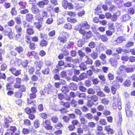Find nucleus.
Masks as SVG:
<instances>
[{"label":"nucleus","instance_id":"nucleus-35","mask_svg":"<svg viewBox=\"0 0 135 135\" xmlns=\"http://www.w3.org/2000/svg\"><path fill=\"white\" fill-rule=\"evenodd\" d=\"M79 67L81 70H84L86 69V66L84 63H81L79 65Z\"/></svg>","mask_w":135,"mask_h":135},{"label":"nucleus","instance_id":"nucleus-64","mask_svg":"<svg viewBox=\"0 0 135 135\" xmlns=\"http://www.w3.org/2000/svg\"><path fill=\"white\" fill-rule=\"evenodd\" d=\"M109 102V100L107 98H104L102 100L101 102L105 104H108Z\"/></svg>","mask_w":135,"mask_h":135},{"label":"nucleus","instance_id":"nucleus-26","mask_svg":"<svg viewBox=\"0 0 135 135\" xmlns=\"http://www.w3.org/2000/svg\"><path fill=\"white\" fill-rule=\"evenodd\" d=\"M15 28L16 32L17 33H21L22 31L21 27L19 25H16L15 26Z\"/></svg>","mask_w":135,"mask_h":135},{"label":"nucleus","instance_id":"nucleus-16","mask_svg":"<svg viewBox=\"0 0 135 135\" xmlns=\"http://www.w3.org/2000/svg\"><path fill=\"white\" fill-rule=\"evenodd\" d=\"M66 37L65 36H59L57 38L58 40L61 43L64 44L66 42L67 40Z\"/></svg>","mask_w":135,"mask_h":135},{"label":"nucleus","instance_id":"nucleus-10","mask_svg":"<svg viewBox=\"0 0 135 135\" xmlns=\"http://www.w3.org/2000/svg\"><path fill=\"white\" fill-rule=\"evenodd\" d=\"M10 129L13 132V133H11V135H12L14 133L17 134V135H19V130H17L15 127L11 126L10 127Z\"/></svg>","mask_w":135,"mask_h":135},{"label":"nucleus","instance_id":"nucleus-44","mask_svg":"<svg viewBox=\"0 0 135 135\" xmlns=\"http://www.w3.org/2000/svg\"><path fill=\"white\" fill-rule=\"evenodd\" d=\"M88 46L90 48H93L96 47V45L95 42L91 41L89 43Z\"/></svg>","mask_w":135,"mask_h":135},{"label":"nucleus","instance_id":"nucleus-59","mask_svg":"<svg viewBox=\"0 0 135 135\" xmlns=\"http://www.w3.org/2000/svg\"><path fill=\"white\" fill-rule=\"evenodd\" d=\"M97 94L98 96L100 97H103L105 96V94L100 90L97 93Z\"/></svg>","mask_w":135,"mask_h":135},{"label":"nucleus","instance_id":"nucleus-36","mask_svg":"<svg viewBox=\"0 0 135 135\" xmlns=\"http://www.w3.org/2000/svg\"><path fill=\"white\" fill-rule=\"evenodd\" d=\"M22 93L20 90L16 92L15 94V96L17 98H20L22 96Z\"/></svg>","mask_w":135,"mask_h":135},{"label":"nucleus","instance_id":"nucleus-7","mask_svg":"<svg viewBox=\"0 0 135 135\" xmlns=\"http://www.w3.org/2000/svg\"><path fill=\"white\" fill-rule=\"evenodd\" d=\"M31 10L33 13L35 14H38L40 11L39 9L36 6L33 5L31 8Z\"/></svg>","mask_w":135,"mask_h":135},{"label":"nucleus","instance_id":"nucleus-24","mask_svg":"<svg viewBox=\"0 0 135 135\" xmlns=\"http://www.w3.org/2000/svg\"><path fill=\"white\" fill-rule=\"evenodd\" d=\"M108 25L109 29L112 30L113 31H114V23L112 22H110L109 23Z\"/></svg>","mask_w":135,"mask_h":135},{"label":"nucleus","instance_id":"nucleus-60","mask_svg":"<svg viewBox=\"0 0 135 135\" xmlns=\"http://www.w3.org/2000/svg\"><path fill=\"white\" fill-rule=\"evenodd\" d=\"M134 45V43L132 42L129 41L126 44V46L128 47H131Z\"/></svg>","mask_w":135,"mask_h":135},{"label":"nucleus","instance_id":"nucleus-13","mask_svg":"<svg viewBox=\"0 0 135 135\" xmlns=\"http://www.w3.org/2000/svg\"><path fill=\"white\" fill-rule=\"evenodd\" d=\"M118 115L119 119L117 123V125L118 126H120L121 125L122 120V113L120 112H118Z\"/></svg>","mask_w":135,"mask_h":135},{"label":"nucleus","instance_id":"nucleus-30","mask_svg":"<svg viewBox=\"0 0 135 135\" xmlns=\"http://www.w3.org/2000/svg\"><path fill=\"white\" fill-rule=\"evenodd\" d=\"M42 72L44 74H49L50 73V69L48 67L43 70Z\"/></svg>","mask_w":135,"mask_h":135},{"label":"nucleus","instance_id":"nucleus-34","mask_svg":"<svg viewBox=\"0 0 135 135\" xmlns=\"http://www.w3.org/2000/svg\"><path fill=\"white\" fill-rule=\"evenodd\" d=\"M48 44V42L43 40L41 41L40 45L42 47L46 46Z\"/></svg>","mask_w":135,"mask_h":135},{"label":"nucleus","instance_id":"nucleus-6","mask_svg":"<svg viewBox=\"0 0 135 135\" xmlns=\"http://www.w3.org/2000/svg\"><path fill=\"white\" fill-rule=\"evenodd\" d=\"M126 38L123 36H119L116 40H113V42H115V45H117L122 43L123 41L126 40Z\"/></svg>","mask_w":135,"mask_h":135},{"label":"nucleus","instance_id":"nucleus-42","mask_svg":"<svg viewBox=\"0 0 135 135\" xmlns=\"http://www.w3.org/2000/svg\"><path fill=\"white\" fill-rule=\"evenodd\" d=\"M18 4L21 9H25L26 8L25 2L21 1L18 2Z\"/></svg>","mask_w":135,"mask_h":135},{"label":"nucleus","instance_id":"nucleus-51","mask_svg":"<svg viewBox=\"0 0 135 135\" xmlns=\"http://www.w3.org/2000/svg\"><path fill=\"white\" fill-rule=\"evenodd\" d=\"M34 125L35 127L36 128L39 127L40 126L39 120H35L34 122Z\"/></svg>","mask_w":135,"mask_h":135},{"label":"nucleus","instance_id":"nucleus-14","mask_svg":"<svg viewBox=\"0 0 135 135\" xmlns=\"http://www.w3.org/2000/svg\"><path fill=\"white\" fill-rule=\"evenodd\" d=\"M69 87L71 90H76L78 88L77 85L74 83H71L69 85Z\"/></svg>","mask_w":135,"mask_h":135},{"label":"nucleus","instance_id":"nucleus-5","mask_svg":"<svg viewBox=\"0 0 135 135\" xmlns=\"http://www.w3.org/2000/svg\"><path fill=\"white\" fill-rule=\"evenodd\" d=\"M50 121L48 120H46L43 122V124L45 128L47 130H50L52 129V127L50 124Z\"/></svg>","mask_w":135,"mask_h":135},{"label":"nucleus","instance_id":"nucleus-49","mask_svg":"<svg viewBox=\"0 0 135 135\" xmlns=\"http://www.w3.org/2000/svg\"><path fill=\"white\" fill-rule=\"evenodd\" d=\"M43 18V16L41 15L36 16V19L40 22L42 21Z\"/></svg>","mask_w":135,"mask_h":135},{"label":"nucleus","instance_id":"nucleus-54","mask_svg":"<svg viewBox=\"0 0 135 135\" xmlns=\"http://www.w3.org/2000/svg\"><path fill=\"white\" fill-rule=\"evenodd\" d=\"M119 75L116 77V79L118 81L122 83L123 81V79L122 76Z\"/></svg>","mask_w":135,"mask_h":135},{"label":"nucleus","instance_id":"nucleus-9","mask_svg":"<svg viewBox=\"0 0 135 135\" xmlns=\"http://www.w3.org/2000/svg\"><path fill=\"white\" fill-rule=\"evenodd\" d=\"M126 68V67L124 65H120V67L119 68V70L118 71L117 73V74L118 75H120L122 73V71H125Z\"/></svg>","mask_w":135,"mask_h":135},{"label":"nucleus","instance_id":"nucleus-62","mask_svg":"<svg viewBox=\"0 0 135 135\" xmlns=\"http://www.w3.org/2000/svg\"><path fill=\"white\" fill-rule=\"evenodd\" d=\"M128 13L130 15H133L134 13V9L133 8H130L128 11Z\"/></svg>","mask_w":135,"mask_h":135},{"label":"nucleus","instance_id":"nucleus-41","mask_svg":"<svg viewBox=\"0 0 135 135\" xmlns=\"http://www.w3.org/2000/svg\"><path fill=\"white\" fill-rule=\"evenodd\" d=\"M102 40L104 42H106L108 40V38L107 36L105 35H103L101 37Z\"/></svg>","mask_w":135,"mask_h":135},{"label":"nucleus","instance_id":"nucleus-11","mask_svg":"<svg viewBox=\"0 0 135 135\" xmlns=\"http://www.w3.org/2000/svg\"><path fill=\"white\" fill-rule=\"evenodd\" d=\"M88 101L93 100L94 102H96L98 100V97L96 95H89L87 97Z\"/></svg>","mask_w":135,"mask_h":135},{"label":"nucleus","instance_id":"nucleus-45","mask_svg":"<svg viewBox=\"0 0 135 135\" xmlns=\"http://www.w3.org/2000/svg\"><path fill=\"white\" fill-rule=\"evenodd\" d=\"M130 16L127 14L123 15V21H126L130 19Z\"/></svg>","mask_w":135,"mask_h":135},{"label":"nucleus","instance_id":"nucleus-40","mask_svg":"<svg viewBox=\"0 0 135 135\" xmlns=\"http://www.w3.org/2000/svg\"><path fill=\"white\" fill-rule=\"evenodd\" d=\"M90 56L91 57L94 59H96L98 57V55L97 53L93 52L91 53Z\"/></svg>","mask_w":135,"mask_h":135},{"label":"nucleus","instance_id":"nucleus-53","mask_svg":"<svg viewBox=\"0 0 135 135\" xmlns=\"http://www.w3.org/2000/svg\"><path fill=\"white\" fill-rule=\"evenodd\" d=\"M91 80L93 83V84L94 85H97L99 82V80L97 78H93Z\"/></svg>","mask_w":135,"mask_h":135},{"label":"nucleus","instance_id":"nucleus-28","mask_svg":"<svg viewBox=\"0 0 135 135\" xmlns=\"http://www.w3.org/2000/svg\"><path fill=\"white\" fill-rule=\"evenodd\" d=\"M117 86L115 85H113L111 87V92L113 94L116 93V91L117 90Z\"/></svg>","mask_w":135,"mask_h":135},{"label":"nucleus","instance_id":"nucleus-19","mask_svg":"<svg viewBox=\"0 0 135 135\" xmlns=\"http://www.w3.org/2000/svg\"><path fill=\"white\" fill-rule=\"evenodd\" d=\"M104 129L108 132V133L112 134L114 133V131L113 129L110 128L109 126H105Z\"/></svg>","mask_w":135,"mask_h":135},{"label":"nucleus","instance_id":"nucleus-1","mask_svg":"<svg viewBox=\"0 0 135 135\" xmlns=\"http://www.w3.org/2000/svg\"><path fill=\"white\" fill-rule=\"evenodd\" d=\"M82 28L86 29H88L90 28V26L86 21H84L82 22L81 24L76 26L75 27V30H79V31Z\"/></svg>","mask_w":135,"mask_h":135},{"label":"nucleus","instance_id":"nucleus-32","mask_svg":"<svg viewBox=\"0 0 135 135\" xmlns=\"http://www.w3.org/2000/svg\"><path fill=\"white\" fill-rule=\"evenodd\" d=\"M78 53L81 59L84 57H85V56H86L85 55V54L80 50H78Z\"/></svg>","mask_w":135,"mask_h":135},{"label":"nucleus","instance_id":"nucleus-37","mask_svg":"<svg viewBox=\"0 0 135 135\" xmlns=\"http://www.w3.org/2000/svg\"><path fill=\"white\" fill-rule=\"evenodd\" d=\"M15 38L19 42H20L23 38L21 35V33H18L16 35Z\"/></svg>","mask_w":135,"mask_h":135},{"label":"nucleus","instance_id":"nucleus-21","mask_svg":"<svg viewBox=\"0 0 135 135\" xmlns=\"http://www.w3.org/2000/svg\"><path fill=\"white\" fill-rule=\"evenodd\" d=\"M33 18V15L30 13L26 15V19L28 21H31Z\"/></svg>","mask_w":135,"mask_h":135},{"label":"nucleus","instance_id":"nucleus-58","mask_svg":"<svg viewBox=\"0 0 135 135\" xmlns=\"http://www.w3.org/2000/svg\"><path fill=\"white\" fill-rule=\"evenodd\" d=\"M63 119L64 121L66 123H69L70 121L69 118L67 116H65L63 117Z\"/></svg>","mask_w":135,"mask_h":135},{"label":"nucleus","instance_id":"nucleus-39","mask_svg":"<svg viewBox=\"0 0 135 135\" xmlns=\"http://www.w3.org/2000/svg\"><path fill=\"white\" fill-rule=\"evenodd\" d=\"M69 2L66 0H64L62 2V5L65 9H66L68 7Z\"/></svg>","mask_w":135,"mask_h":135},{"label":"nucleus","instance_id":"nucleus-8","mask_svg":"<svg viewBox=\"0 0 135 135\" xmlns=\"http://www.w3.org/2000/svg\"><path fill=\"white\" fill-rule=\"evenodd\" d=\"M42 65V62L40 61H36L34 63V66L36 68L37 71L40 70L41 69Z\"/></svg>","mask_w":135,"mask_h":135},{"label":"nucleus","instance_id":"nucleus-20","mask_svg":"<svg viewBox=\"0 0 135 135\" xmlns=\"http://www.w3.org/2000/svg\"><path fill=\"white\" fill-rule=\"evenodd\" d=\"M131 84L130 80L128 79L126 80L123 83V85L126 87H129L130 86Z\"/></svg>","mask_w":135,"mask_h":135},{"label":"nucleus","instance_id":"nucleus-38","mask_svg":"<svg viewBox=\"0 0 135 135\" xmlns=\"http://www.w3.org/2000/svg\"><path fill=\"white\" fill-rule=\"evenodd\" d=\"M27 32L28 35H31L34 33V31L30 27L28 28H27Z\"/></svg>","mask_w":135,"mask_h":135},{"label":"nucleus","instance_id":"nucleus-4","mask_svg":"<svg viewBox=\"0 0 135 135\" xmlns=\"http://www.w3.org/2000/svg\"><path fill=\"white\" fill-rule=\"evenodd\" d=\"M92 34L91 31L88 32L86 35H83L82 40L85 43L89 41V39L91 37Z\"/></svg>","mask_w":135,"mask_h":135},{"label":"nucleus","instance_id":"nucleus-56","mask_svg":"<svg viewBox=\"0 0 135 135\" xmlns=\"http://www.w3.org/2000/svg\"><path fill=\"white\" fill-rule=\"evenodd\" d=\"M104 91L105 93H109L110 92V89L108 86H105L104 89Z\"/></svg>","mask_w":135,"mask_h":135},{"label":"nucleus","instance_id":"nucleus-50","mask_svg":"<svg viewBox=\"0 0 135 135\" xmlns=\"http://www.w3.org/2000/svg\"><path fill=\"white\" fill-rule=\"evenodd\" d=\"M11 13L12 16L15 15L17 14V12L15 9V8L13 7L12 8Z\"/></svg>","mask_w":135,"mask_h":135},{"label":"nucleus","instance_id":"nucleus-15","mask_svg":"<svg viewBox=\"0 0 135 135\" xmlns=\"http://www.w3.org/2000/svg\"><path fill=\"white\" fill-rule=\"evenodd\" d=\"M74 43L71 41H69L67 43L66 45H64V48L65 49L68 48L70 49L73 45Z\"/></svg>","mask_w":135,"mask_h":135},{"label":"nucleus","instance_id":"nucleus-12","mask_svg":"<svg viewBox=\"0 0 135 135\" xmlns=\"http://www.w3.org/2000/svg\"><path fill=\"white\" fill-rule=\"evenodd\" d=\"M109 61L112 66L115 68L117 67L118 62L116 60L111 58L109 60Z\"/></svg>","mask_w":135,"mask_h":135},{"label":"nucleus","instance_id":"nucleus-18","mask_svg":"<svg viewBox=\"0 0 135 135\" xmlns=\"http://www.w3.org/2000/svg\"><path fill=\"white\" fill-rule=\"evenodd\" d=\"M15 78L13 76H11L7 78V80L11 84H13L14 83L15 80Z\"/></svg>","mask_w":135,"mask_h":135},{"label":"nucleus","instance_id":"nucleus-46","mask_svg":"<svg viewBox=\"0 0 135 135\" xmlns=\"http://www.w3.org/2000/svg\"><path fill=\"white\" fill-rule=\"evenodd\" d=\"M51 120L54 123H55L58 121V118L56 116H53L51 118Z\"/></svg>","mask_w":135,"mask_h":135},{"label":"nucleus","instance_id":"nucleus-2","mask_svg":"<svg viewBox=\"0 0 135 135\" xmlns=\"http://www.w3.org/2000/svg\"><path fill=\"white\" fill-rule=\"evenodd\" d=\"M15 64H12V66L9 68V70L15 76H18L21 74V70H16L15 67Z\"/></svg>","mask_w":135,"mask_h":135},{"label":"nucleus","instance_id":"nucleus-23","mask_svg":"<svg viewBox=\"0 0 135 135\" xmlns=\"http://www.w3.org/2000/svg\"><path fill=\"white\" fill-rule=\"evenodd\" d=\"M15 50L18 53L21 54L23 52L24 49L22 46H18L15 48Z\"/></svg>","mask_w":135,"mask_h":135},{"label":"nucleus","instance_id":"nucleus-29","mask_svg":"<svg viewBox=\"0 0 135 135\" xmlns=\"http://www.w3.org/2000/svg\"><path fill=\"white\" fill-rule=\"evenodd\" d=\"M59 66H56V68L54 69L52 71V73L54 74H59V70L60 68H59Z\"/></svg>","mask_w":135,"mask_h":135},{"label":"nucleus","instance_id":"nucleus-22","mask_svg":"<svg viewBox=\"0 0 135 135\" xmlns=\"http://www.w3.org/2000/svg\"><path fill=\"white\" fill-rule=\"evenodd\" d=\"M79 81H81L87 78V76L86 73H83L80 74L79 76Z\"/></svg>","mask_w":135,"mask_h":135},{"label":"nucleus","instance_id":"nucleus-52","mask_svg":"<svg viewBox=\"0 0 135 135\" xmlns=\"http://www.w3.org/2000/svg\"><path fill=\"white\" fill-rule=\"evenodd\" d=\"M45 5L43 1H40L37 4V5L38 7L41 8H43Z\"/></svg>","mask_w":135,"mask_h":135},{"label":"nucleus","instance_id":"nucleus-48","mask_svg":"<svg viewBox=\"0 0 135 135\" xmlns=\"http://www.w3.org/2000/svg\"><path fill=\"white\" fill-rule=\"evenodd\" d=\"M85 84L86 86L87 87L90 86L91 84V81L89 80H86L85 81Z\"/></svg>","mask_w":135,"mask_h":135},{"label":"nucleus","instance_id":"nucleus-57","mask_svg":"<svg viewBox=\"0 0 135 135\" xmlns=\"http://www.w3.org/2000/svg\"><path fill=\"white\" fill-rule=\"evenodd\" d=\"M85 43L82 40H80L78 42L77 45L79 47H81Z\"/></svg>","mask_w":135,"mask_h":135},{"label":"nucleus","instance_id":"nucleus-3","mask_svg":"<svg viewBox=\"0 0 135 135\" xmlns=\"http://www.w3.org/2000/svg\"><path fill=\"white\" fill-rule=\"evenodd\" d=\"M46 91L48 94H50L52 92L57 93V89L51 84H48L46 87Z\"/></svg>","mask_w":135,"mask_h":135},{"label":"nucleus","instance_id":"nucleus-27","mask_svg":"<svg viewBox=\"0 0 135 135\" xmlns=\"http://www.w3.org/2000/svg\"><path fill=\"white\" fill-rule=\"evenodd\" d=\"M70 103L71 105L74 107H75L78 105L77 102L74 99H73L71 101Z\"/></svg>","mask_w":135,"mask_h":135},{"label":"nucleus","instance_id":"nucleus-25","mask_svg":"<svg viewBox=\"0 0 135 135\" xmlns=\"http://www.w3.org/2000/svg\"><path fill=\"white\" fill-rule=\"evenodd\" d=\"M61 90L62 92L64 94H66L69 91L68 88L66 86H62Z\"/></svg>","mask_w":135,"mask_h":135},{"label":"nucleus","instance_id":"nucleus-17","mask_svg":"<svg viewBox=\"0 0 135 135\" xmlns=\"http://www.w3.org/2000/svg\"><path fill=\"white\" fill-rule=\"evenodd\" d=\"M86 60H85V62L87 64L91 65L93 64V61L90 58L86 56Z\"/></svg>","mask_w":135,"mask_h":135},{"label":"nucleus","instance_id":"nucleus-61","mask_svg":"<svg viewBox=\"0 0 135 135\" xmlns=\"http://www.w3.org/2000/svg\"><path fill=\"white\" fill-rule=\"evenodd\" d=\"M34 71V68L32 67H30L28 68V72L30 74H32Z\"/></svg>","mask_w":135,"mask_h":135},{"label":"nucleus","instance_id":"nucleus-43","mask_svg":"<svg viewBox=\"0 0 135 135\" xmlns=\"http://www.w3.org/2000/svg\"><path fill=\"white\" fill-rule=\"evenodd\" d=\"M81 110L84 112H87L89 110V109L86 106L84 105L80 108Z\"/></svg>","mask_w":135,"mask_h":135},{"label":"nucleus","instance_id":"nucleus-55","mask_svg":"<svg viewBox=\"0 0 135 135\" xmlns=\"http://www.w3.org/2000/svg\"><path fill=\"white\" fill-rule=\"evenodd\" d=\"M24 123L25 125L27 126H30L31 124L30 121L27 119H26L24 120Z\"/></svg>","mask_w":135,"mask_h":135},{"label":"nucleus","instance_id":"nucleus-33","mask_svg":"<svg viewBox=\"0 0 135 135\" xmlns=\"http://www.w3.org/2000/svg\"><path fill=\"white\" fill-rule=\"evenodd\" d=\"M65 15H68L70 16H73V17L75 16L76 15L75 12L71 11H65Z\"/></svg>","mask_w":135,"mask_h":135},{"label":"nucleus","instance_id":"nucleus-31","mask_svg":"<svg viewBox=\"0 0 135 135\" xmlns=\"http://www.w3.org/2000/svg\"><path fill=\"white\" fill-rule=\"evenodd\" d=\"M35 26L36 28L39 30H40V28L41 27L42 25L41 22H36L34 23Z\"/></svg>","mask_w":135,"mask_h":135},{"label":"nucleus","instance_id":"nucleus-63","mask_svg":"<svg viewBox=\"0 0 135 135\" xmlns=\"http://www.w3.org/2000/svg\"><path fill=\"white\" fill-rule=\"evenodd\" d=\"M64 27L67 29H71L72 28L71 25V24L68 23L65 24L64 26Z\"/></svg>","mask_w":135,"mask_h":135},{"label":"nucleus","instance_id":"nucleus-47","mask_svg":"<svg viewBox=\"0 0 135 135\" xmlns=\"http://www.w3.org/2000/svg\"><path fill=\"white\" fill-rule=\"evenodd\" d=\"M134 69L132 68H126L125 71L127 73H132L134 71Z\"/></svg>","mask_w":135,"mask_h":135}]
</instances>
